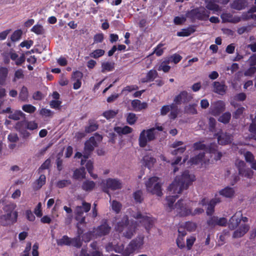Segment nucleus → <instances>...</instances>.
I'll return each instance as SVG.
<instances>
[{
	"label": "nucleus",
	"instance_id": "obj_1",
	"mask_svg": "<svg viewBox=\"0 0 256 256\" xmlns=\"http://www.w3.org/2000/svg\"><path fill=\"white\" fill-rule=\"evenodd\" d=\"M195 180V176L190 174L188 170L184 171L181 176H176L174 182L168 187V190L174 194H180L184 190L187 189Z\"/></svg>",
	"mask_w": 256,
	"mask_h": 256
},
{
	"label": "nucleus",
	"instance_id": "obj_2",
	"mask_svg": "<svg viewBox=\"0 0 256 256\" xmlns=\"http://www.w3.org/2000/svg\"><path fill=\"white\" fill-rule=\"evenodd\" d=\"M162 131L164 128L162 126H156L147 130H144L140 133L138 138V144L140 148H144L148 142H151L156 139L155 130Z\"/></svg>",
	"mask_w": 256,
	"mask_h": 256
},
{
	"label": "nucleus",
	"instance_id": "obj_3",
	"mask_svg": "<svg viewBox=\"0 0 256 256\" xmlns=\"http://www.w3.org/2000/svg\"><path fill=\"white\" fill-rule=\"evenodd\" d=\"M148 192L153 194H156L158 196H161L162 194V183L158 176H152L148 178L145 183Z\"/></svg>",
	"mask_w": 256,
	"mask_h": 256
},
{
	"label": "nucleus",
	"instance_id": "obj_4",
	"mask_svg": "<svg viewBox=\"0 0 256 256\" xmlns=\"http://www.w3.org/2000/svg\"><path fill=\"white\" fill-rule=\"evenodd\" d=\"M210 12L204 7L196 8L188 12L187 17L194 22L196 20H206L210 16Z\"/></svg>",
	"mask_w": 256,
	"mask_h": 256
},
{
	"label": "nucleus",
	"instance_id": "obj_5",
	"mask_svg": "<svg viewBox=\"0 0 256 256\" xmlns=\"http://www.w3.org/2000/svg\"><path fill=\"white\" fill-rule=\"evenodd\" d=\"M91 204L88 202H83L82 206H76L74 210L75 219L78 222V224H84L86 223V217L84 216V212L90 211Z\"/></svg>",
	"mask_w": 256,
	"mask_h": 256
},
{
	"label": "nucleus",
	"instance_id": "obj_6",
	"mask_svg": "<svg viewBox=\"0 0 256 256\" xmlns=\"http://www.w3.org/2000/svg\"><path fill=\"white\" fill-rule=\"evenodd\" d=\"M97 146V142L94 137L91 136L85 142L83 152V158H88L91 153L94 150V148Z\"/></svg>",
	"mask_w": 256,
	"mask_h": 256
},
{
	"label": "nucleus",
	"instance_id": "obj_7",
	"mask_svg": "<svg viewBox=\"0 0 256 256\" xmlns=\"http://www.w3.org/2000/svg\"><path fill=\"white\" fill-rule=\"evenodd\" d=\"M175 209L177 215L180 216H186L191 214V208L183 203V200L180 199L175 204Z\"/></svg>",
	"mask_w": 256,
	"mask_h": 256
},
{
	"label": "nucleus",
	"instance_id": "obj_8",
	"mask_svg": "<svg viewBox=\"0 0 256 256\" xmlns=\"http://www.w3.org/2000/svg\"><path fill=\"white\" fill-rule=\"evenodd\" d=\"M106 186L103 188L104 192L108 194V190H114L121 189L122 188V184L120 180L116 178H108L106 180Z\"/></svg>",
	"mask_w": 256,
	"mask_h": 256
},
{
	"label": "nucleus",
	"instance_id": "obj_9",
	"mask_svg": "<svg viewBox=\"0 0 256 256\" xmlns=\"http://www.w3.org/2000/svg\"><path fill=\"white\" fill-rule=\"evenodd\" d=\"M193 98L192 94L188 93L186 90H183L180 92L174 99V102L176 104L180 105L189 102Z\"/></svg>",
	"mask_w": 256,
	"mask_h": 256
},
{
	"label": "nucleus",
	"instance_id": "obj_10",
	"mask_svg": "<svg viewBox=\"0 0 256 256\" xmlns=\"http://www.w3.org/2000/svg\"><path fill=\"white\" fill-rule=\"evenodd\" d=\"M110 230L111 227L108 224L107 220H106L100 226L94 228V232L96 236L102 237L109 234Z\"/></svg>",
	"mask_w": 256,
	"mask_h": 256
},
{
	"label": "nucleus",
	"instance_id": "obj_11",
	"mask_svg": "<svg viewBox=\"0 0 256 256\" xmlns=\"http://www.w3.org/2000/svg\"><path fill=\"white\" fill-rule=\"evenodd\" d=\"M218 142L220 145H226L230 144L232 140V136L229 133L224 132L222 130L215 134Z\"/></svg>",
	"mask_w": 256,
	"mask_h": 256
},
{
	"label": "nucleus",
	"instance_id": "obj_12",
	"mask_svg": "<svg viewBox=\"0 0 256 256\" xmlns=\"http://www.w3.org/2000/svg\"><path fill=\"white\" fill-rule=\"evenodd\" d=\"M206 223L208 226L212 228L217 225L225 226L227 223V220L225 218H218L217 216H212L208 220Z\"/></svg>",
	"mask_w": 256,
	"mask_h": 256
},
{
	"label": "nucleus",
	"instance_id": "obj_13",
	"mask_svg": "<svg viewBox=\"0 0 256 256\" xmlns=\"http://www.w3.org/2000/svg\"><path fill=\"white\" fill-rule=\"evenodd\" d=\"M242 216V211H238L230 218L228 223V228L230 230H234L237 228L241 222Z\"/></svg>",
	"mask_w": 256,
	"mask_h": 256
},
{
	"label": "nucleus",
	"instance_id": "obj_14",
	"mask_svg": "<svg viewBox=\"0 0 256 256\" xmlns=\"http://www.w3.org/2000/svg\"><path fill=\"white\" fill-rule=\"evenodd\" d=\"M134 217L136 219L142 220L140 222L144 223L145 228L146 230H149L151 228H152L154 224V221L152 217L143 214L140 212H137Z\"/></svg>",
	"mask_w": 256,
	"mask_h": 256
},
{
	"label": "nucleus",
	"instance_id": "obj_15",
	"mask_svg": "<svg viewBox=\"0 0 256 256\" xmlns=\"http://www.w3.org/2000/svg\"><path fill=\"white\" fill-rule=\"evenodd\" d=\"M18 212L14 211L13 213H6L0 216V220H5L6 223L4 225L8 224V223L14 224L17 221Z\"/></svg>",
	"mask_w": 256,
	"mask_h": 256
},
{
	"label": "nucleus",
	"instance_id": "obj_16",
	"mask_svg": "<svg viewBox=\"0 0 256 256\" xmlns=\"http://www.w3.org/2000/svg\"><path fill=\"white\" fill-rule=\"evenodd\" d=\"M225 110L224 102L222 100L216 102L211 110V114L214 116H218Z\"/></svg>",
	"mask_w": 256,
	"mask_h": 256
},
{
	"label": "nucleus",
	"instance_id": "obj_17",
	"mask_svg": "<svg viewBox=\"0 0 256 256\" xmlns=\"http://www.w3.org/2000/svg\"><path fill=\"white\" fill-rule=\"evenodd\" d=\"M129 225L128 217L127 215H125L120 222H117L115 228L116 231L121 232L124 228H127Z\"/></svg>",
	"mask_w": 256,
	"mask_h": 256
},
{
	"label": "nucleus",
	"instance_id": "obj_18",
	"mask_svg": "<svg viewBox=\"0 0 256 256\" xmlns=\"http://www.w3.org/2000/svg\"><path fill=\"white\" fill-rule=\"evenodd\" d=\"M16 130L19 132L23 138H28L30 134L27 130V128L24 126V123L23 122H18L16 126Z\"/></svg>",
	"mask_w": 256,
	"mask_h": 256
},
{
	"label": "nucleus",
	"instance_id": "obj_19",
	"mask_svg": "<svg viewBox=\"0 0 256 256\" xmlns=\"http://www.w3.org/2000/svg\"><path fill=\"white\" fill-rule=\"evenodd\" d=\"M214 92L220 95H224L226 92L227 86L224 82H214L213 83Z\"/></svg>",
	"mask_w": 256,
	"mask_h": 256
},
{
	"label": "nucleus",
	"instance_id": "obj_20",
	"mask_svg": "<svg viewBox=\"0 0 256 256\" xmlns=\"http://www.w3.org/2000/svg\"><path fill=\"white\" fill-rule=\"evenodd\" d=\"M249 228L250 227L248 224H242L234 232L232 238H236L243 236L248 232Z\"/></svg>",
	"mask_w": 256,
	"mask_h": 256
},
{
	"label": "nucleus",
	"instance_id": "obj_21",
	"mask_svg": "<svg viewBox=\"0 0 256 256\" xmlns=\"http://www.w3.org/2000/svg\"><path fill=\"white\" fill-rule=\"evenodd\" d=\"M232 9L240 10H244L248 6L246 0H234L230 4Z\"/></svg>",
	"mask_w": 256,
	"mask_h": 256
},
{
	"label": "nucleus",
	"instance_id": "obj_22",
	"mask_svg": "<svg viewBox=\"0 0 256 256\" xmlns=\"http://www.w3.org/2000/svg\"><path fill=\"white\" fill-rule=\"evenodd\" d=\"M131 106L136 112H140L148 107L146 102H142L140 100L138 99L132 100L131 102Z\"/></svg>",
	"mask_w": 256,
	"mask_h": 256
},
{
	"label": "nucleus",
	"instance_id": "obj_23",
	"mask_svg": "<svg viewBox=\"0 0 256 256\" xmlns=\"http://www.w3.org/2000/svg\"><path fill=\"white\" fill-rule=\"evenodd\" d=\"M196 25H190L186 28H182L181 31L177 32V36H188L196 31Z\"/></svg>",
	"mask_w": 256,
	"mask_h": 256
},
{
	"label": "nucleus",
	"instance_id": "obj_24",
	"mask_svg": "<svg viewBox=\"0 0 256 256\" xmlns=\"http://www.w3.org/2000/svg\"><path fill=\"white\" fill-rule=\"evenodd\" d=\"M78 236L72 238H70V246L77 248H80L82 246V242L80 240V235L83 233V230L80 229L78 226Z\"/></svg>",
	"mask_w": 256,
	"mask_h": 256
},
{
	"label": "nucleus",
	"instance_id": "obj_25",
	"mask_svg": "<svg viewBox=\"0 0 256 256\" xmlns=\"http://www.w3.org/2000/svg\"><path fill=\"white\" fill-rule=\"evenodd\" d=\"M88 125L84 128V132L86 133H91L96 130L98 128V122L94 120L90 119L88 121Z\"/></svg>",
	"mask_w": 256,
	"mask_h": 256
},
{
	"label": "nucleus",
	"instance_id": "obj_26",
	"mask_svg": "<svg viewBox=\"0 0 256 256\" xmlns=\"http://www.w3.org/2000/svg\"><path fill=\"white\" fill-rule=\"evenodd\" d=\"M142 244V240L140 238H136L132 240L128 244V248L134 252L138 249Z\"/></svg>",
	"mask_w": 256,
	"mask_h": 256
},
{
	"label": "nucleus",
	"instance_id": "obj_27",
	"mask_svg": "<svg viewBox=\"0 0 256 256\" xmlns=\"http://www.w3.org/2000/svg\"><path fill=\"white\" fill-rule=\"evenodd\" d=\"M220 200L219 198H213L212 199L209 203L208 204V207L206 209V214L208 216H212L214 211V207L216 204L220 202Z\"/></svg>",
	"mask_w": 256,
	"mask_h": 256
},
{
	"label": "nucleus",
	"instance_id": "obj_28",
	"mask_svg": "<svg viewBox=\"0 0 256 256\" xmlns=\"http://www.w3.org/2000/svg\"><path fill=\"white\" fill-rule=\"evenodd\" d=\"M8 70L7 68L0 67V85L3 86L6 84V78L8 76Z\"/></svg>",
	"mask_w": 256,
	"mask_h": 256
},
{
	"label": "nucleus",
	"instance_id": "obj_29",
	"mask_svg": "<svg viewBox=\"0 0 256 256\" xmlns=\"http://www.w3.org/2000/svg\"><path fill=\"white\" fill-rule=\"evenodd\" d=\"M96 186V183L92 180H86L82 185V188L86 192L92 191Z\"/></svg>",
	"mask_w": 256,
	"mask_h": 256
},
{
	"label": "nucleus",
	"instance_id": "obj_30",
	"mask_svg": "<svg viewBox=\"0 0 256 256\" xmlns=\"http://www.w3.org/2000/svg\"><path fill=\"white\" fill-rule=\"evenodd\" d=\"M219 193L224 196L230 198L234 196V190L233 188L227 186L220 190Z\"/></svg>",
	"mask_w": 256,
	"mask_h": 256
},
{
	"label": "nucleus",
	"instance_id": "obj_31",
	"mask_svg": "<svg viewBox=\"0 0 256 256\" xmlns=\"http://www.w3.org/2000/svg\"><path fill=\"white\" fill-rule=\"evenodd\" d=\"M206 8L208 10H213L218 12L220 10V6L218 4H216L213 0H206Z\"/></svg>",
	"mask_w": 256,
	"mask_h": 256
},
{
	"label": "nucleus",
	"instance_id": "obj_32",
	"mask_svg": "<svg viewBox=\"0 0 256 256\" xmlns=\"http://www.w3.org/2000/svg\"><path fill=\"white\" fill-rule=\"evenodd\" d=\"M143 164L146 167L150 169L156 162V160L150 156H145L142 158Z\"/></svg>",
	"mask_w": 256,
	"mask_h": 256
},
{
	"label": "nucleus",
	"instance_id": "obj_33",
	"mask_svg": "<svg viewBox=\"0 0 256 256\" xmlns=\"http://www.w3.org/2000/svg\"><path fill=\"white\" fill-rule=\"evenodd\" d=\"M114 131L119 134H130L132 131V128L128 126H126L122 128L116 126L114 128Z\"/></svg>",
	"mask_w": 256,
	"mask_h": 256
},
{
	"label": "nucleus",
	"instance_id": "obj_34",
	"mask_svg": "<svg viewBox=\"0 0 256 256\" xmlns=\"http://www.w3.org/2000/svg\"><path fill=\"white\" fill-rule=\"evenodd\" d=\"M205 156V153L200 152L198 154L190 158V161L192 164H198L201 163Z\"/></svg>",
	"mask_w": 256,
	"mask_h": 256
},
{
	"label": "nucleus",
	"instance_id": "obj_35",
	"mask_svg": "<svg viewBox=\"0 0 256 256\" xmlns=\"http://www.w3.org/2000/svg\"><path fill=\"white\" fill-rule=\"evenodd\" d=\"M196 106L197 104H190L188 106H186L184 108V110L185 113L192 115L197 114L198 112L196 108Z\"/></svg>",
	"mask_w": 256,
	"mask_h": 256
},
{
	"label": "nucleus",
	"instance_id": "obj_36",
	"mask_svg": "<svg viewBox=\"0 0 256 256\" xmlns=\"http://www.w3.org/2000/svg\"><path fill=\"white\" fill-rule=\"evenodd\" d=\"M86 171L84 168L82 167L79 169H76L73 174V178L75 180H79L85 178Z\"/></svg>",
	"mask_w": 256,
	"mask_h": 256
},
{
	"label": "nucleus",
	"instance_id": "obj_37",
	"mask_svg": "<svg viewBox=\"0 0 256 256\" xmlns=\"http://www.w3.org/2000/svg\"><path fill=\"white\" fill-rule=\"evenodd\" d=\"M238 174L242 176L251 178L254 175V172L248 168H245L244 169L240 168Z\"/></svg>",
	"mask_w": 256,
	"mask_h": 256
},
{
	"label": "nucleus",
	"instance_id": "obj_38",
	"mask_svg": "<svg viewBox=\"0 0 256 256\" xmlns=\"http://www.w3.org/2000/svg\"><path fill=\"white\" fill-rule=\"evenodd\" d=\"M114 69V63L112 62H104L102 64V72H111Z\"/></svg>",
	"mask_w": 256,
	"mask_h": 256
},
{
	"label": "nucleus",
	"instance_id": "obj_39",
	"mask_svg": "<svg viewBox=\"0 0 256 256\" xmlns=\"http://www.w3.org/2000/svg\"><path fill=\"white\" fill-rule=\"evenodd\" d=\"M56 244L58 246H70V238L68 236H64L60 239L56 240Z\"/></svg>",
	"mask_w": 256,
	"mask_h": 256
},
{
	"label": "nucleus",
	"instance_id": "obj_40",
	"mask_svg": "<svg viewBox=\"0 0 256 256\" xmlns=\"http://www.w3.org/2000/svg\"><path fill=\"white\" fill-rule=\"evenodd\" d=\"M136 226L132 224L129 225L127 227L126 230L124 233V236L128 239H130L133 236L135 232Z\"/></svg>",
	"mask_w": 256,
	"mask_h": 256
},
{
	"label": "nucleus",
	"instance_id": "obj_41",
	"mask_svg": "<svg viewBox=\"0 0 256 256\" xmlns=\"http://www.w3.org/2000/svg\"><path fill=\"white\" fill-rule=\"evenodd\" d=\"M231 118V114L230 112H226L220 116L218 120L224 124H228Z\"/></svg>",
	"mask_w": 256,
	"mask_h": 256
},
{
	"label": "nucleus",
	"instance_id": "obj_42",
	"mask_svg": "<svg viewBox=\"0 0 256 256\" xmlns=\"http://www.w3.org/2000/svg\"><path fill=\"white\" fill-rule=\"evenodd\" d=\"M126 122L130 125H133L138 120V117L136 114L132 112H129L126 116Z\"/></svg>",
	"mask_w": 256,
	"mask_h": 256
},
{
	"label": "nucleus",
	"instance_id": "obj_43",
	"mask_svg": "<svg viewBox=\"0 0 256 256\" xmlns=\"http://www.w3.org/2000/svg\"><path fill=\"white\" fill-rule=\"evenodd\" d=\"M118 113V110H108L104 112L102 116H104L106 120H110L114 118Z\"/></svg>",
	"mask_w": 256,
	"mask_h": 256
},
{
	"label": "nucleus",
	"instance_id": "obj_44",
	"mask_svg": "<svg viewBox=\"0 0 256 256\" xmlns=\"http://www.w3.org/2000/svg\"><path fill=\"white\" fill-rule=\"evenodd\" d=\"M28 90L26 87L23 86L19 94V98L22 102H25L28 98Z\"/></svg>",
	"mask_w": 256,
	"mask_h": 256
},
{
	"label": "nucleus",
	"instance_id": "obj_45",
	"mask_svg": "<svg viewBox=\"0 0 256 256\" xmlns=\"http://www.w3.org/2000/svg\"><path fill=\"white\" fill-rule=\"evenodd\" d=\"M133 198L136 203H142L144 200L142 192L141 190H138L133 194Z\"/></svg>",
	"mask_w": 256,
	"mask_h": 256
},
{
	"label": "nucleus",
	"instance_id": "obj_46",
	"mask_svg": "<svg viewBox=\"0 0 256 256\" xmlns=\"http://www.w3.org/2000/svg\"><path fill=\"white\" fill-rule=\"evenodd\" d=\"M105 51L102 49H96L90 54V56L94 58H98L104 55Z\"/></svg>",
	"mask_w": 256,
	"mask_h": 256
},
{
	"label": "nucleus",
	"instance_id": "obj_47",
	"mask_svg": "<svg viewBox=\"0 0 256 256\" xmlns=\"http://www.w3.org/2000/svg\"><path fill=\"white\" fill-rule=\"evenodd\" d=\"M24 123V126L28 130H36L38 127V124L34 121H25L23 122Z\"/></svg>",
	"mask_w": 256,
	"mask_h": 256
},
{
	"label": "nucleus",
	"instance_id": "obj_48",
	"mask_svg": "<svg viewBox=\"0 0 256 256\" xmlns=\"http://www.w3.org/2000/svg\"><path fill=\"white\" fill-rule=\"evenodd\" d=\"M138 86L136 85L127 86L123 88V89L122 90V94H124L126 96L128 94V92H132L134 90H138Z\"/></svg>",
	"mask_w": 256,
	"mask_h": 256
},
{
	"label": "nucleus",
	"instance_id": "obj_49",
	"mask_svg": "<svg viewBox=\"0 0 256 256\" xmlns=\"http://www.w3.org/2000/svg\"><path fill=\"white\" fill-rule=\"evenodd\" d=\"M46 176L44 174H41L36 182V186L35 188L37 190L41 188L46 184Z\"/></svg>",
	"mask_w": 256,
	"mask_h": 256
},
{
	"label": "nucleus",
	"instance_id": "obj_50",
	"mask_svg": "<svg viewBox=\"0 0 256 256\" xmlns=\"http://www.w3.org/2000/svg\"><path fill=\"white\" fill-rule=\"evenodd\" d=\"M24 116V114L21 111H16L14 113H12L9 115L8 118L10 119L14 120H18L20 119L22 117Z\"/></svg>",
	"mask_w": 256,
	"mask_h": 256
},
{
	"label": "nucleus",
	"instance_id": "obj_51",
	"mask_svg": "<svg viewBox=\"0 0 256 256\" xmlns=\"http://www.w3.org/2000/svg\"><path fill=\"white\" fill-rule=\"evenodd\" d=\"M204 141L202 142H194L192 145V148L194 150H206V146L203 144Z\"/></svg>",
	"mask_w": 256,
	"mask_h": 256
},
{
	"label": "nucleus",
	"instance_id": "obj_52",
	"mask_svg": "<svg viewBox=\"0 0 256 256\" xmlns=\"http://www.w3.org/2000/svg\"><path fill=\"white\" fill-rule=\"evenodd\" d=\"M122 204L120 202H118L116 200H114L112 202V210L116 214H118L120 212V211L122 209Z\"/></svg>",
	"mask_w": 256,
	"mask_h": 256
},
{
	"label": "nucleus",
	"instance_id": "obj_53",
	"mask_svg": "<svg viewBox=\"0 0 256 256\" xmlns=\"http://www.w3.org/2000/svg\"><path fill=\"white\" fill-rule=\"evenodd\" d=\"M16 206L13 203L8 204H6L3 210L6 213H13L14 210L16 208Z\"/></svg>",
	"mask_w": 256,
	"mask_h": 256
},
{
	"label": "nucleus",
	"instance_id": "obj_54",
	"mask_svg": "<svg viewBox=\"0 0 256 256\" xmlns=\"http://www.w3.org/2000/svg\"><path fill=\"white\" fill-rule=\"evenodd\" d=\"M22 34V31L20 30H15L11 36L10 39L12 42H16L18 40Z\"/></svg>",
	"mask_w": 256,
	"mask_h": 256
},
{
	"label": "nucleus",
	"instance_id": "obj_55",
	"mask_svg": "<svg viewBox=\"0 0 256 256\" xmlns=\"http://www.w3.org/2000/svg\"><path fill=\"white\" fill-rule=\"evenodd\" d=\"M22 109L25 112L29 114H32L36 110V108L30 104L24 105Z\"/></svg>",
	"mask_w": 256,
	"mask_h": 256
},
{
	"label": "nucleus",
	"instance_id": "obj_56",
	"mask_svg": "<svg viewBox=\"0 0 256 256\" xmlns=\"http://www.w3.org/2000/svg\"><path fill=\"white\" fill-rule=\"evenodd\" d=\"M178 197V194L166 197V200L168 202V204L170 208H172L174 202Z\"/></svg>",
	"mask_w": 256,
	"mask_h": 256
},
{
	"label": "nucleus",
	"instance_id": "obj_57",
	"mask_svg": "<svg viewBox=\"0 0 256 256\" xmlns=\"http://www.w3.org/2000/svg\"><path fill=\"white\" fill-rule=\"evenodd\" d=\"M31 30L37 34H42L44 32L42 26L40 24L34 25L32 28Z\"/></svg>",
	"mask_w": 256,
	"mask_h": 256
},
{
	"label": "nucleus",
	"instance_id": "obj_58",
	"mask_svg": "<svg viewBox=\"0 0 256 256\" xmlns=\"http://www.w3.org/2000/svg\"><path fill=\"white\" fill-rule=\"evenodd\" d=\"M158 75V72L155 70H151L146 74V77L150 82H152Z\"/></svg>",
	"mask_w": 256,
	"mask_h": 256
},
{
	"label": "nucleus",
	"instance_id": "obj_59",
	"mask_svg": "<svg viewBox=\"0 0 256 256\" xmlns=\"http://www.w3.org/2000/svg\"><path fill=\"white\" fill-rule=\"evenodd\" d=\"M185 228L189 232H194L196 228V224L192 222H187L184 224Z\"/></svg>",
	"mask_w": 256,
	"mask_h": 256
},
{
	"label": "nucleus",
	"instance_id": "obj_60",
	"mask_svg": "<svg viewBox=\"0 0 256 256\" xmlns=\"http://www.w3.org/2000/svg\"><path fill=\"white\" fill-rule=\"evenodd\" d=\"M244 156L246 162L250 163V164L254 160V156L250 152H246L244 153Z\"/></svg>",
	"mask_w": 256,
	"mask_h": 256
},
{
	"label": "nucleus",
	"instance_id": "obj_61",
	"mask_svg": "<svg viewBox=\"0 0 256 256\" xmlns=\"http://www.w3.org/2000/svg\"><path fill=\"white\" fill-rule=\"evenodd\" d=\"M24 78V74L23 72V70L20 68L16 70L14 74V78H13L12 81L15 82L17 80L23 78Z\"/></svg>",
	"mask_w": 256,
	"mask_h": 256
},
{
	"label": "nucleus",
	"instance_id": "obj_62",
	"mask_svg": "<svg viewBox=\"0 0 256 256\" xmlns=\"http://www.w3.org/2000/svg\"><path fill=\"white\" fill-rule=\"evenodd\" d=\"M40 115L44 116L46 117H51L52 116L54 112H52L51 110L49 109L42 108L40 110Z\"/></svg>",
	"mask_w": 256,
	"mask_h": 256
},
{
	"label": "nucleus",
	"instance_id": "obj_63",
	"mask_svg": "<svg viewBox=\"0 0 256 256\" xmlns=\"http://www.w3.org/2000/svg\"><path fill=\"white\" fill-rule=\"evenodd\" d=\"M220 17L222 22H230L232 18V15L230 13H223L222 14Z\"/></svg>",
	"mask_w": 256,
	"mask_h": 256
},
{
	"label": "nucleus",
	"instance_id": "obj_64",
	"mask_svg": "<svg viewBox=\"0 0 256 256\" xmlns=\"http://www.w3.org/2000/svg\"><path fill=\"white\" fill-rule=\"evenodd\" d=\"M164 44H159L154 48V52L158 56H161L164 53V49L162 48L164 46Z\"/></svg>",
	"mask_w": 256,
	"mask_h": 256
}]
</instances>
